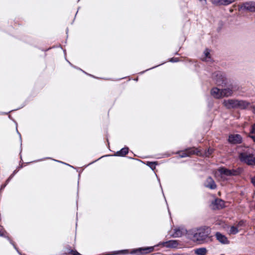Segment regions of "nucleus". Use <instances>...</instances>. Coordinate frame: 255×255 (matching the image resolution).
Wrapping results in <instances>:
<instances>
[{
	"mask_svg": "<svg viewBox=\"0 0 255 255\" xmlns=\"http://www.w3.org/2000/svg\"><path fill=\"white\" fill-rule=\"evenodd\" d=\"M251 182L255 187V176L251 178Z\"/></svg>",
	"mask_w": 255,
	"mask_h": 255,
	"instance_id": "nucleus-34",
	"label": "nucleus"
},
{
	"mask_svg": "<svg viewBox=\"0 0 255 255\" xmlns=\"http://www.w3.org/2000/svg\"><path fill=\"white\" fill-rule=\"evenodd\" d=\"M212 78L217 85L225 87L227 86L228 79L225 72L216 71L212 74Z\"/></svg>",
	"mask_w": 255,
	"mask_h": 255,
	"instance_id": "nucleus-2",
	"label": "nucleus"
},
{
	"mask_svg": "<svg viewBox=\"0 0 255 255\" xmlns=\"http://www.w3.org/2000/svg\"><path fill=\"white\" fill-rule=\"evenodd\" d=\"M102 157H100V158H102ZM99 158L98 159V160H99ZM97 160H98V159H97Z\"/></svg>",
	"mask_w": 255,
	"mask_h": 255,
	"instance_id": "nucleus-52",
	"label": "nucleus"
},
{
	"mask_svg": "<svg viewBox=\"0 0 255 255\" xmlns=\"http://www.w3.org/2000/svg\"><path fill=\"white\" fill-rule=\"evenodd\" d=\"M214 150L212 148H209L205 152V155L207 157H209L213 152Z\"/></svg>",
	"mask_w": 255,
	"mask_h": 255,
	"instance_id": "nucleus-25",
	"label": "nucleus"
},
{
	"mask_svg": "<svg viewBox=\"0 0 255 255\" xmlns=\"http://www.w3.org/2000/svg\"><path fill=\"white\" fill-rule=\"evenodd\" d=\"M205 55L206 56V57H208L209 55H210V52L209 51H208L207 50H206L205 52Z\"/></svg>",
	"mask_w": 255,
	"mask_h": 255,
	"instance_id": "nucleus-38",
	"label": "nucleus"
},
{
	"mask_svg": "<svg viewBox=\"0 0 255 255\" xmlns=\"http://www.w3.org/2000/svg\"><path fill=\"white\" fill-rule=\"evenodd\" d=\"M157 164V161H147L146 163V165L150 167L152 170L155 169V166Z\"/></svg>",
	"mask_w": 255,
	"mask_h": 255,
	"instance_id": "nucleus-22",
	"label": "nucleus"
},
{
	"mask_svg": "<svg viewBox=\"0 0 255 255\" xmlns=\"http://www.w3.org/2000/svg\"><path fill=\"white\" fill-rule=\"evenodd\" d=\"M251 133H255V124H254L252 127Z\"/></svg>",
	"mask_w": 255,
	"mask_h": 255,
	"instance_id": "nucleus-33",
	"label": "nucleus"
},
{
	"mask_svg": "<svg viewBox=\"0 0 255 255\" xmlns=\"http://www.w3.org/2000/svg\"><path fill=\"white\" fill-rule=\"evenodd\" d=\"M129 151V148L127 146H125L124 147L121 149L119 151H117L115 154L114 156L124 157L126 156Z\"/></svg>",
	"mask_w": 255,
	"mask_h": 255,
	"instance_id": "nucleus-15",
	"label": "nucleus"
},
{
	"mask_svg": "<svg viewBox=\"0 0 255 255\" xmlns=\"http://www.w3.org/2000/svg\"><path fill=\"white\" fill-rule=\"evenodd\" d=\"M234 86L232 84H230L228 87L222 89V97H228L232 96L234 90Z\"/></svg>",
	"mask_w": 255,
	"mask_h": 255,
	"instance_id": "nucleus-9",
	"label": "nucleus"
},
{
	"mask_svg": "<svg viewBox=\"0 0 255 255\" xmlns=\"http://www.w3.org/2000/svg\"><path fill=\"white\" fill-rule=\"evenodd\" d=\"M215 236L216 239L222 244L228 245L230 243L227 237L222 233L217 232L215 233Z\"/></svg>",
	"mask_w": 255,
	"mask_h": 255,
	"instance_id": "nucleus-8",
	"label": "nucleus"
},
{
	"mask_svg": "<svg viewBox=\"0 0 255 255\" xmlns=\"http://www.w3.org/2000/svg\"><path fill=\"white\" fill-rule=\"evenodd\" d=\"M97 161V160H95V161ZM94 162V161L92 162V163H91L90 164L93 163Z\"/></svg>",
	"mask_w": 255,
	"mask_h": 255,
	"instance_id": "nucleus-50",
	"label": "nucleus"
},
{
	"mask_svg": "<svg viewBox=\"0 0 255 255\" xmlns=\"http://www.w3.org/2000/svg\"><path fill=\"white\" fill-rule=\"evenodd\" d=\"M213 204L216 206L217 209H222L225 206L224 201L219 199H215Z\"/></svg>",
	"mask_w": 255,
	"mask_h": 255,
	"instance_id": "nucleus-20",
	"label": "nucleus"
},
{
	"mask_svg": "<svg viewBox=\"0 0 255 255\" xmlns=\"http://www.w3.org/2000/svg\"><path fill=\"white\" fill-rule=\"evenodd\" d=\"M135 80L137 81L138 80V78H136Z\"/></svg>",
	"mask_w": 255,
	"mask_h": 255,
	"instance_id": "nucleus-49",
	"label": "nucleus"
},
{
	"mask_svg": "<svg viewBox=\"0 0 255 255\" xmlns=\"http://www.w3.org/2000/svg\"><path fill=\"white\" fill-rule=\"evenodd\" d=\"M13 110L11 111H9V112H7V113H0V114H4V115H7L9 113L12 112Z\"/></svg>",
	"mask_w": 255,
	"mask_h": 255,
	"instance_id": "nucleus-43",
	"label": "nucleus"
},
{
	"mask_svg": "<svg viewBox=\"0 0 255 255\" xmlns=\"http://www.w3.org/2000/svg\"><path fill=\"white\" fill-rule=\"evenodd\" d=\"M51 159V158H50V157H46V158H44L43 159H40L37 160L36 161H42V160H43L44 159Z\"/></svg>",
	"mask_w": 255,
	"mask_h": 255,
	"instance_id": "nucleus-42",
	"label": "nucleus"
},
{
	"mask_svg": "<svg viewBox=\"0 0 255 255\" xmlns=\"http://www.w3.org/2000/svg\"><path fill=\"white\" fill-rule=\"evenodd\" d=\"M6 185L7 184L6 183L1 185V187H0V190H3L5 187Z\"/></svg>",
	"mask_w": 255,
	"mask_h": 255,
	"instance_id": "nucleus-40",
	"label": "nucleus"
},
{
	"mask_svg": "<svg viewBox=\"0 0 255 255\" xmlns=\"http://www.w3.org/2000/svg\"><path fill=\"white\" fill-rule=\"evenodd\" d=\"M65 250L67 253L71 254V255H81L77 251L72 250L69 246L66 248Z\"/></svg>",
	"mask_w": 255,
	"mask_h": 255,
	"instance_id": "nucleus-21",
	"label": "nucleus"
},
{
	"mask_svg": "<svg viewBox=\"0 0 255 255\" xmlns=\"http://www.w3.org/2000/svg\"><path fill=\"white\" fill-rule=\"evenodd\" d=\"M228 141L232 144L241 143L242 142V138L238 134H231L229 136Z\"/></svg>",
	"mask_w": 255,
	"mask_h": 255,
	"instance_id": "nucleus-10",
	"label": "nucleus"
},
{
	"mask_svg": "<svg viewBox=\"0 0 255 255\" xmlns=\"http://www.w3.org/2000/svg\"><path fill=\"white\" fill-rule=\"evenodd\" d=\"M10 180H9L8 178L7 179V180H6V182H5V183L6 184H7L8 183V182L10 181Z\"/></svg>",
	"mask_w": 255,
	"mask_h": 255,
	"instance_id": "nucleus-44",
	"label": "nucleus"
},
{
	"mask_svg": "<svg viewBox=\"0 0 255 255\" xmlns=\"http://www.w3.org/2000/svg\"><path fill=\"white\" fill-rule=\"evenodd\" d=\"M67 61L68 62V63H69V64H70L71 66H72L73 67H74V68H76V69H79V70H80L82 71L83 73H85L86 74H87V75H89V76H92V77H95L94 76H93V75H91V74H88L87 73H86V72H85L84 71H83V70H82L81 69L79 68H77V67H76V66H74V65H72V64L69 62V61Z\"/></svg>",
	"mask_w": 255,
	"mask_h": 255,
	"instance_id": "nucleus-27",
	"label": "nucleus"
},
{
	"mask_svg": "<svg viewBox=\"0 0 255 255\" xmlns=\"http://www.w3.org/2000/svg\"><path fill=\"white\" fill-rule=\"evenodd\" d=\"M204 186L205 187L212 190L215 189L217 188L215 182L210 176H209L207 178L206 182L204 183Z\"/></svg>",
	"mask_w": 255,
	"mask_h": 255,
	"instance_id": "nucleus-12",
	"label": "nucleus"
},
{
	"mask_svg": "<svg viewBox=\"0 0 255 255\" xmlns=\"http://www.w3.org/2000/svg\"><path fill=\"white\" fill-rule=\"evenodd\" d=\"M163 64V63H162V64H161V65H162V64ZM160 64H159V65H157V66H154V67H152V68H149V69H146V70H145V71H142V72H140L139 74H143V73H144L145 72H146V71H148V70H150V69H153V68H156V67H158V66H160Z\"/></svg>",
	"mask_w": 255,
	"mask_h": 255,
	"instance_id": "nucleus-30",
	"label": "nucleus"
},
{
	"mask_svg": "<svg viewBox=\"0 0 255 255\" xmlns=\"http://www.w3.org/2000/svg\"><path fill=\"white\" fill-rule=\"evenodd\" d=\"M239 232V230L237 227L232 226L230 230V233L232 235H236Z\"/></svg>",
	"mask_w": 255,
	"mask_h": 255,
	"instance_id": "nucleus-23",
	"label": "nucleus"
},
{
	"mask_svg": "<svg viewBox=\"0 0 255 255\" xmlns=\"http://www.w3.org/2000/svg\"><path fill=\"white\" fill-rule=\"evenodd\" d=\"M250 105V103L245 100H237V108L244 110Z\"/></svg>",
	"mask_w": 255,
	"mask_h": 255,
	"instance_id": "nucleus-14",
	"label": "nucleus"
},
{
	"mask_svg": "<svg viewBox=\"0 0 255 255\" xmlns=\"http://www.w3.org/2000/svg\"><path fill=\"white\" fill-rule=\"evenodd\" d=\"M252 110L253 113L255 114V105L252 107Z\"/></svg>",
	"mask_w": 255,
	"mask_h": 255,
	"instance_id": "nucleus-41",
	"label": "nucleus"
},
{
	"mask_svg": "<svg viewBox=\"0 0 255 255\" xmlns=\"http://www.w3.org/2000/svg\"><path fill=\"white\" fill-rule=\"evenodd\" d=\"M212 96L216 99H220L222 98V89H220L217 87H213L210 91Z\"/></svg>",
	"mask_w": 255,
	"mask_h": 255,
	"instance_id": "nucleus-13",
	"label": "nucleus"
},
{
	"mask_svg": "<svg viewBox=\"0 0 255 255\" xmlns=\"http://www.w3.org/2000/svg\"><path fill=\"white\" fill-rule=\"evenodd\" d=\"M178 245V243L176 240H169L166 242H160L158 245H156L155 247L159 246H162L167 248H175Z\"/></svg>",
	"mask_w": 255,
	"mask_h": 255,
	"instance_id": "nucleus-6",
	"label": "nucleus"
},
{
	"mask_svg": "<svg viewBox=\"0 0 255 255\" xmlns=\"http://www.w3.org/2000/svg\"><path fill=\"white\" fill-rule=\"evenodd\" d=\"M155 247V246L133 249L131 251L130 254L136 255H144L152 252Z\"/></svg>",
	"mask_w": 255,
	"mask_h": 255,
	"instance_id": "nucleus-4",
	"label": "nucleus"
},
{
	"mask_svg": "<svg viewBox=\"0 0 255 255\" xmlns=\"http://www.w3.org/2000/svg\"><path fill=\"white\" fill-rule=\"evenodd\" d=\"M169 61L170 62L174 63V62H177L179 61V59L178 58H171L169 59Z\"/></svg>",
	"mask_w": 255,
	"mask_h": 255,
	"instance_id": "nucleus-28",
	"label": "nucleus"
},
{
	"mask_svg": "<svg viewBox=\"0 0 255 255\" xmlns=\"http://www.w3.org/2000/svg\"><path fill=\"white\" fill-rule=\"evenodd\" d=\"M224 105L228 109L237 108V100L229 99L225 100L223 103Z\"/></svg>",
	"mask_w": 255,
	"mask_h": 255,
	"instance_id": "nucleus-11",
	"label": "nucleus"
},
{
	"mask_svg": "<svg viewBox=\"0 0 255 255\" xmlns=\"http://www.w3.org/2000/svg\"><path fill=\"white\" fill-rule=\"evenodd\" d=\"M222 0V5H228L233 2H234V0Z\"/></svg>",
	"mask_w": 255,
	"mask_h": 255,
	"instance_id": "nucleus-26",
	"label": "nucleus"
},
{
	"mask_svg": "<svg viewBox=\"0 0 255 255\" xmlns=\"http://www.w3.org/2000/svg\"><path fill=\"white\" fill-rule=\"evenodd\" d=\"M202 3V4L204 6L206 4L207 1L206 0H199Z\"/></svg>",
	"mask_w": 255,
	"mask_h": 255,
	"instance_id": "nucleus-35",
	"label": "nucleus"
},
{
	"mask_svg": "<svg viewBox=\"0 0 255 255\" xmlns=\"http://www.w3.org/2000/svg\"><path fill=\"white\" fill-rule=\"evenodd\" d=\"M184 234V229L183 228H178L174 230V233L172 237L174 238L181 237Z\"/></svg>",
	"mask_w": 255,
	"mask_h": 255,
	"instance_id": "nucleus-16",
	"label": "nucleus"
},
{
	"mask_svg": "<svg viewBox=\"0 0 255 255\" xmlns=\"http://www.w3.org/2000/svg\"><path fill=\"white\" fill-rule=\"evenodd\" d=\"M249 137L251 138L254 142H255V133H251L249 135Z\"/></svg>",
	"mask_w": 255,
	"mask_h": 255,
	"instance_id": "nucleus-32",
	"label": "nucleus"
},
{
	"mask_svg": "<svg viewBox=\"0 0 255 255\" xmlns=\"http://www.w3.org/2000/svg\"><path fill=\"white\" fill-rule=\"evenodd\" d=\"M175 55H179V54L178 53V52H176L175 53Z\"/></svg>",
	"mask_w": 255,
	"mask_h": 255,
	"instance_id": "nucleus-46",
	"label": "nucleus"
},
{
	"mask_svg": "<svg viewBox=\"0 0 255 255\" xmlns=\"http://www.w3.org/2000/svg\"><path fill=\"white\" fill-rule=\"evenodd\" d=\"M239 158L241 162L250 166H255V156L248 152H242L239 153Z\"/></svg>",
	"mask_w": 255,
	"mask_h": 255,
	"instance_id": "nucleus-3",
	"label": "nucleus"
},
{
	"mask_svg": "<svg viewBox=\"0 0 255 255\" xmlns=\"http://www.w3.org/2000/svg\"><path fill=\"white\" fill-rule=\"evenodd\" d=\"M199 152V150L197 148L195 147H190L186 149L179 156L180 157L183 158L190 156L191 155L193 154H198Z\"/></svg>",
	"mask_w": 255,
	"mask_h": 255,
	"instance_id": "nucleus-5",
	"label": "nucleus"
},
{
	"mask_svg": "<svg viewBox=\"0 0 255 255\" xmlns=\"http://www.w3.org/2000/svg\"><path fill=\"white\" fill-rule=\"evenodd\" d=\"M207 252V250L204 247L198 248L194 250V253L197 255H206Z\"/></svg>",
	"mask_w": 255,
	"mask_h": 255,
	"instance_id": "nucleus-19",
	"label": "nucleus"
},
{
	"mask_svg": "<svg viewBox=\"0 0 255 255\" xmlns=\"http://www.w3.org/2000/svg\"><path fill=\"white\" fill-rule=\"evenodd\" d=\"M6 239L9 242V243L13 246V248H14V249L17 251V252L19 254H21L19 252L18 248L16 247L15 245L14 244V243L12 242V241L10 239L9 237H6Z\"/></svg>",
	"mask_w": 255,
	"mask_h": 255,
	"instance_id": "nucleus-24",
	"label": "nucleus"
},
{
	"mask_svg": "<svg viewBox=\"0 0 255 255\" xmlns=\"http://www.w3.org/2000/svg\"><path fill=\"white\" fill-rule=\"evenodd\" d=\"M245 224V221L244 220H241L238 223V227H242Z\"/></svg>",
	"mask_w": 255,
	"mask_h": 255,
	"instance_id": "nucleus-31",
	"label": "nucleus"
},
{
	"mask_svg": "<svg viewBox=\"0 0 255 255\" xmlns=\"http://www.w3.org/2000/svg\"><path fill=\"white\" fill-rule=\"evenodd\" d=\"M244 170L242 167H238L236 169H230V176H238L242 173Z\"/></svg>",
	"mask_w": 255,
	"mask_h": 255,
	"instance_id": "nucleus-17",
	"label": "nucleus"
},
{
	"mask_svg": "<svg viewBox=\"0 0 255 255\" xmlns=\"http://www.w3.org/2000/svg\"><path fill=\"white\" fill-rule=\"evenodd\" d=\"M243 10H248L250 12H255V2L250 1L243 3L241 7Z\"/></svg>",
	"mask_w": 255,
	"mask_h": 255,
	"instance_id": "nucleus-7",
	"label": "nucleus"
},
{
	"mask_svg": "<svg viewBox=\"0 0 255 255\" xmlns=\"http://www.w3.org/2000/svg\"><path fill=\"white\" fill-rule=\"evenodd\" d=\"M13 177H11L10 175L9 176V177L8 178V179L9 180H11V179Z\"/></svg>",
	"mask_w": 255,
	"mask_h": 255,
	"instance_id": "nucleus-45",
	"label": "nucleus"
},
{
	"mask_svg": "<svg viewBox=\"0 0 255 255\" xmlns=\"http://www.w3.org/2000/svg\"><path fill=\"white\" fill-rule=\"evenodd\" d=\"M16 131H17V133L19 134V138H20V143H21V145L22 144V139H21V134L19 132V131H18L17 129L16 128Z\"/></svg>",
	"mask_w": 255,
	"mask_h": 255,
	"instance_id": "nucleus-37",
	"label": "nucleus"
},
{
	"mask_svg": "<svg viewBox=\"0 0 255 255\" xmlns=\"http://www.w3.org/2000/svg\"><path fill=\"white\" fill-rule=\"evenodd\" d=\"M219 172L221 175L230 176V169H229L225 167H221L218 169Z\"/></svg>",
	"mask_w": 255,
	"mask_h": 255,
	"instance_id": "nucleus-18",
	"label": "nucleus"
},
{
	"mask_svg": "<svg viewBox=\"0 0 255 255\" xmlns=\"http://www.w3.org/2000/svg\"><path fill=\"white\" fill-rule=\"evenodd\" d=\"M213 3L215 5H221L222 4L221 0H213Z\"/></svg>",
	"mask_w": 255,
	"mask_h": 255,
	"instance_id": "nucleus-29",
	"label": "nucleus"
},
{
	"mask_svg": "<svg viewBox=\"0 0 255 255\" xmlns=\"http://www.w3.org/2000/svg\"><path fill=\"white\" fill-rule=\"evenodd\" d=\"M158 181H159V182H160V180H159V179H158ZM160 187L162 188V187H161V184H160Z\"/></svg>",
	"mask_w": 255,
	"mask_h": 255,
	"instance_id": "nucleus-47",
	"label": "nucleus"
},
{
	"mask_svg": "<svg viewBox=\"0 0 255 255\" xmlns=\"http://www.w3.org/2000/svg\"><path fill=\"white\" fill-rule=\"evenodd\" d=\"M54 161H56V162H60V163H63V164H65L66 165H67L72 168H73V166L68 164H67V163H64L63 162H62V161H59V160H55V159H53Z\"/></svg>",
	"mask_w": 255,
	"mask_h": 255,
	"instance_id": "nucleus-36",
	"label": "nucleus"
},
{
	"mask_svg": "<svg viewBox=\"0 0 255 255\" xmlns=\"http://www.w3.org/2000/svg\"><path fill=\"white\" fill-rule=\"evenodd\" d=\"M68 28H67V29H66V33H68Z\"/></svg>",
	"mask_w": 255,
	"mask_h": 255,
	"instance_id": "nucleus-48",
	"label": "nucleus"
},
{
	"mask_svg": "<svg viewBox=\"0 0 255 255\" xmlns=\"http://www.w3.org/2000/svg\"><path fill=\"white\" fill-rule=\"evenodd\" d=\"M22 165H21V166H19V168H22Z\"/></svg>",
	"mask_w": 255,
	"mask_h": 255,
	"instance_id": "nucleus-51",
	"label": "nucleus"
},
{
	"mask_svg": "<svg viewBox=\"0 0 255 255\" xmlns=\"http://www.w3.org/2000/svg\"><path fill=\"white\" fill-rule=\"evenodd\" d=\"M17 172V171L16 170H15L13 172V173L10 175V176L13 177Z\"/></svg>",
	"mask_w": 255,
	"mask_h": 255,
	"instance_id": "nucleus-39",
	"label": "nucleus"
},
{
	"mask_svg": "<svg viewBox=\"0 0 255 255\" xmlns=\"http://www.w3.org/2000/svg\"><path fill=\"white\" fill-rule=\"evenodd\" d=\"M188 238L195 243L202 244L210 240L211 229L207 226L186 230Z\"/></svg>",
	"mask_w": 255,
	"mask_h": 255,
	"instance_id": "nucleus-1",
	"label": "nucleus"
}]
</instances>
